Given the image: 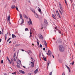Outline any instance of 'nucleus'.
<instances>
[{
  "label": "nucleus",
  "mask_w": 75,
  "mask_h": 75,
  "mask_svg": "<svg viewBox=\"0 0 75 75\" xmlns=\"http://www.w3.org/2000/svg\"><path fill=\"white\" fill-rule=\"evenodd\" d=\"M59 5L60 6V8L61 11L59 9V13H60L61 15H62V13H64V10H63L62 7V6H61V3H60V2H59Z\"/></svg>",
  "instance_id": "1"
},
{
  "label": "nucleus",
  "mask_w": 75,
  "mask_h": 75,
  "mask_svg": "<svg viewBox=\"0 0 75 75\" xmlns=\"http://www.w3.org/2000/svg\"><path fill=\"white\" fill-rule=\"evenodd\" d=\"M59 48L60 51L61 52H63L64 51V47L62 45H60L59 46Z\"/></svg>",
  "instance_id": "2"
},
{
  "label": "nucleus",
  "mask_w": 75,
  "mask_h": 75,
  "mask_svg": "<svg viewBox=\"0 0 75 75\" xmlns=\"http://www.w3.org/2000/svg\"><path fill=\"white\" fill-rule=\"evenodd\" d=\"M29 21H28V23L30 25V24H31V25H33V23H32V21H31V19L30 18H29Z\"/></svg>",
  "instance_id": "3"
},
{
  "label": "nucleus",
  "mask_w": 75,
  "mask_h": 75,
  "mask_svg": "<svg viewBox=\"0 0 75 75\" xmlns=\"http://www.w3.org/2000/svg\"><path fill=\"white\" fill-rule=\"evenodd\" d=\"M13 59L15 61H16L17 59V56L16 55V54H14L13 55Z\"/></svg>",
  "instance_id": "4"
},
{
  "label": "nucleus",
  "mask_w": 75,
  "mask_h": 75,
  "mask_svg": "<svg viewBox=\"0 0 75 75\" xmlns=\"http://www.w3.org/2000/svg\"><path fill=\"white\" fill-rule=\"evenodd\" d=\"M39 37L41 40H42V39H43V36L41 34H39Z\"/></svg>",
  "instance_id": "5"
},
{
  "label": "nucleus",
  "mask_w": 75,
  "mask_h": 75,
  "mask_svg": "<svg viewBox=\"0 0 75 75\" xmlns=\"http://www.w3.org/2000/svg\"><path fill=\"white\" fill-rule=\"evenodd\" d=\"M21 62L20 60L18 59L17 60V63L18 64L20 65V64H21Z\"/></svg>",
  "instance_id": "6"
},
{
  "label": "nucleus",
  "mask_w": 75,
  "mask_h": 75,
  "mask_svg": "<svg viewBox=\"0 0 75 75\" xmlns=\"http://www.w3.org/2000/svg\"><path fill=\"white\" fill-rule=\"evenodd\" d=\"M48 52L50 57H51V54H52V52H51V51L50 50H48Z\"/></svg>",
  "instance_id": "7"
},
{
  "label": "nucleus",
  "mask_w": 75,
  "mask_h": 75,
  "mask_svg": "<svg viewBox=\"0 0 75 75\" xmlns=\"http://www.w3.org/2000/svg\"><path fill=\"white\" fill-rule=\"evenodd\" d=\"M19 72L21 73V74H25V72L24 71L21 70H19Z\"/></svg>",
  "instance_id": "8"
},
{
  "label": "nucleus",
  "mask_w": 75,
  "mask_h": 75,
  "mask_svg": "<svg viewBox=\"0 0 75 75\" xmlns=\"http://www.w3.org/2000/svg\"><path fill=\"white\" fill-rule=\"evenodd\" d=\"M57 42L58 43H61V42H62V41H61V39L59 38L57 40Z\"/></svg>",
  "instance_id": "9"
},
{
  "label": "nucleus",
  "mask_w": 75,
  "mask_h": 75,
  "mask_svg": "<svg viewBox=\"0 0 75 75\" xmlns=\"http://www.w3.org/2000/svg\"><path fill=\"white\" fill-rule=\"evenodd\" d=\"M44 44L46 47V48H47V42H46V41H44Z\"/></svg>",
  "instance_id": "10"
},
{
  "label": "nucleus",
  "mask_w": 75,
  "mask_h": 75,
  "mask_svg": "<svg viewBox=\"0 0 75 75\" xmlns=\"http://www.w3.org/2000/svg\"><path fill=\"white\" fill-rule=\"evenodd\" d=\"M66 67L67 68V69H68L69 72H71V70L70 69V68L68 66H66Z\"/></svg>",
  "instance_id": "11"
},
{
  "label": "nucleus",
  "mask_w": 75,
  "mask_h": 75,
  "mask_svg": "<svg viewBox=\"0 0 75 75\" xmlns=\"http://www.w3.org/2000/svg\"><path fill=\"white\" fill-rule=\"evenodd\" d=\"M19 16L20 17L21 19H22V18H23V16H22V15L21 14H19Z\"/></svg>",
  "instance_id": "12"
},
{
  "label": "nucleus",
  "mask_w": 75,
  "mask_h": 75,
  "mask_svg": "<svg viewBox=\"0 0 75 75\" xmlns=\"http://www.w3.org/2000/svg\"><path fill=\"white\" fill-rule=\"evenodd\" d=\"M38 69H37L35 71H34V73L35 74L37 72H38Z\"/></svg>",
  "instance_id": "13"
},
{
  "label": "nucleus",
  "mask_w": 75,
  "mask_h": 75,
  "mask_svg": "<svg viewBox=\"0 0 75 75\" xmlns=\"http://www.w3.org/2000/svg\"><path fill=\"white\" fill-rule=\"evenodd\" d=\"M5 37V40L6 41L7 39V34H6L4 36Z\"/></svg>",
  "instance_id": "14"
},
{
  "label": "nucleus",
  "mask_w": 75,
  "mask_h": 75,
  "mask_svg": "<svg viewBox=\"0 0 75 75\" xmlns=\"http://www.w3.org/2000/svg\"><path fill=\"white\" fill-rule=\"evenodd\" d=\"M32 11L33 13H35V10L33 9H30Z\"/></svg>",
  "instance_id": "15"
},
{
  "label": "nucleus",
  "mask_w": 75,
  "mask_h": 75,
  "mask_svg": "<svg viewBox=\"0 0 75 75\" xmlns=\"http://www.w3.org/2000/svg\"><path fill=\"white\" fill-rule=\"evenodd\" d=\"M12 37L13 39H14V37H16V36L13 34L12 35Z\"/></svg>",
  "instance_id": "16"
},
{
  "label": "nucleus",
  "mask_w": 75,
  "mask_h": 75,
  "mask_svg": "<svg viewBox=\"0 0 75 75\" xmlns=\"http://www.w3.org/2000/svg\"><path fill=\"white\" fill-rule=\"evenodd\" d=\"M44 23L45 24H48V22H47V21H46V20L44 19Z\"/></svg>",
  "instance_id": "17"
},
{
  "label": "nucleus",
  "mask_w": 75,
  "mask_h": 75,
  "mask_svg": "<svg viewBox=\"0 0 75 75\" xmlns=\"http://www.w3.org/2000/svg\"><path fill=\"white\" fill-rule=\"evenodd\" d=\"M24 17H25V18H28V17H27L25 15V14H24L23 15Z\"/></svg>",
  "instance_id": "18"
},
{
  "label": "nucleus",
  "mask_w": 75,
  "mask_h": 75,
  "mask_svg": "<svg viewBox=\"0 0 75 75\" xmlns=\"http://www.w3.org/2000/svg\"><path fill=\"white\" fill-rule=\"evenodd\" d=\"M16 8V6H15V5H13L11 7V8L12 9H13V8Z\"/></svg>",
  "instance_id": "19"
},
{
  "label": "nucleus",
  "mask_w": 75,
  "mask_h": 75,
  "mask_svg": "<svg viewBox=\"0 0 75 75\" xmlns=\"http://www.w3.org/2000/svg\"><path fill=\"white\" fill-rule=\"evenodd\" d=\"M15 8L17 11H19V10H18V6H16Z\"/></svg>",
  "instance_id": "20"
},
{
  "label": "nucleus",
  "mask_w": 75,
  "mask_h": 75,
  "mask_svg": "<svg viewBox=\"0 0 75 75\" xmlns=\"http://www.w3.org/2000/svg\"><path fill=\"white\" fill-rule=\"evenodd\" d=\"M8 20L10 21V17L9 16L8 18Z\"/></svg>",
  "instance_id": "21"
},
{
  "label": "nucleus",
  "mask_w": 75,
  "mask_h": 75,
  "mask_svg": "<svg viewBox=\"0 0 75 75\" xmlns=\"http://www.w3.org/2000/svg\"><path fill=\"white\" fill-rule=\"evenodd\" d=\"M12 38H9L7 40V42H8L9 41H10V40Z\"/></svg>",
  "instance_id": "22"
},
{
  "label": "nucleus",
  "mask_w": 75,
  "mask_h": 75,
  "mask_svg": "<svg viewBox=\"0 0 75 75\" xmlns=\"http://www.w3.org/2000/svg\"><path fill=\"white\" fill-rule=\"evenodd\" d=\"M35 16L36 18H38V15H37V14H36Z\"/></svg>",
  "instance_id": "23"
},
{
  "label": "nucleus",
  "mask_w": 75,
  "mask_h": 75,
  "mask_svg": "<svg viewBox=\"0 0 75 75\" xmlns=\"http://www.w3.org/2000/svg\"><path fill=\"white\" fill-rule=\"evenodd\" d=\"M38 11H39V12H41V9L40 8H38Z\"/></svg>",
  "instance_id": "24"
},
{
  "label": "nucleus",
  "mask_w": 75,
  "mask_h": 75,
  "mask_svg": "<svg viewBox=\"0 0 75 75\" xmlns=\"http://www.w3.org/2000/svg\"><path fill=\"white\" fill-rule=\"evenodd\" d=\"M57 15L58 17H59V18H61V16H60V15H59V14H57Z\"/></svg>",
  "instance_id": "25"
},
{
  "label": "nucleus",
  "mask_w": 75,
  "mask_h": 75,
  "mask_svg": "<svg viewBox=\"0 0 75 75\" xmlns=\"http://www.w3.org/2000/svg\"><path fill=\"white\" fill-rule=\"evenodd\" d=\"M55 29L56 30H57L58 31H59V30L57 29V26H56V27H55Z\"/></svg>",
  "instance_id": "26"
},
{
  "label": "nucleus",
  "mask_w": 75,
  "mask_h": 75,
  "mask_svg": "<svg viewBox=\"0 0 75 75\" xmlns=\"http://www.w3.org/2000/svg\"><path fill=\"white\" fill-rule=\"evenodd\" d=\"M34 67V64H31V67L33 68Z\"/></svg>",
  "instance_id": "27"
},
{
  "label": "nucleus",
  "mask_w": 75,
  "mask_h": 75,
  "mask_svg": "<svg viewBox=\"0 0 75 75\" xmlns=\"http://www.w3.org/2000/svg\"><path fill=\"white\" fill-rule=\"evenodd\" d=\"M74 62H72L71 63H70V64L71 65V64H72V65H74Z\"/></svg>",
  "instance_id": "28"
},
{
  "label": "nucleus",
  "mask_w": 75,
  "mask_h": 75,
  "mask_svg": "<svg viewBox=\"0 0 75 75\" xmlns=\"http://www.w3.org/2000/svg\"><path fill=\"white\" fill-rule=\"evenodd\" d=\"M22 22L21 23V24H23L24 23V19H22Z\"/></svg>",
  "instance_id": "29"
},
{
  "label": "nucleus",
  "mask_w": 75,
  "mask_h": 75,
  "mask_svg": "<svg viewBox=\"0 0 75 75\" xmlns=\"http://www.w3.org/2000/svg\"><path fill=\"white\" fill-rule=\"evenodd\" d=\"M13 58H12L11 59V62H13Z\"/></svg>",
  "instance_id": "30"
},
{
  "label": "nucleus",
  "mask_w": 75,
  "mask_h": 75,
  "mask_svg": "<svg viewBox=\"0 0 75 75\" xmlns=\"http://www.w3.org/2000/svg\"><path fill=\"white\" fill-rule=\"evenodd\" d=\"M25 31H28V28H25Z\"/></svg>",
  "instance_id": "31"
},
{
  "label": "nucleus",
  "mask_w": 75,
  "mask_h": 75,
  "mask_svg": "<svg viewBox=\"0 0 75 75\" xmlns=\"http://www.w3.org/2000/svg\"><path fill=\"white\" fill-rule=\"evenodd\" d=\"M28 52H29V53H30V54H31V53H32V52H31V51L30 50L28 51Z\"/></svg>",
  "instance_id": "32"
},
{
  "label": "nucleus",
  "mask_w": 75,
  "mask_h": 75,
  "mask_svg": "<svg viewBox=\"0 0 75 75\" xmlns=\"http://www.w3.org/2000/svg\"><path fill=\"white\" fill-rule=\"evenodd\" d=\"M52 72H51L50 73V75H52Z\"/></svg>",
  "instance_id": "33"
},
{
  "label": "nucleus",
  "mask_w": 75,
  "mask_h": 75,
  "mask_svg": "<svg viewBox=\"0 0 75 75\" xmlns=\"http://www.w3.org/2000/svg\"><path fill=\"white\" fill-rule=\"evenodd\" d=\"M64 1L66 4V5H67V1H66V0H64Z\"/></svg>",
  "instance_id": "34"
},
{
  "label": "nucleus",
  "mask_w": 75,
  "mask_h": 75,
  "mask_svg": "<svg viewBox=\"0 0 75 75\" xmlns=\"http://www.w3.org/2000/svg\"><path fill=\"white\" fill-rule=\"evenodd\" d=\"M1 64H3V60H2L1 62Z\"/></svg>",
  "instance_id": "35"
},
{
  "label": "nucleus",
  "mask_w": 75,
  "mask_h": 75,
  "mask_svg": "<svg viewBox=\"0 0 75 75\" xmlns=\"http://www.w3.org/2000/svg\"><path fill=\"white\" fill-rule=\"evenodd\" d=\"M16 50V49L15 48H14L13 49V52H14L15 51V50Z\"/></svg>",
  "instance_id": "36"
},
{
  "label": "nucleus",
  "mask_w": 75,
  "mask_h": 75,
  "mask_svg": "<svg viewBox=\"0 0 75 75\" xmlns=\"http://www.w3.org/2000/svg\"><path fill=\"white\" fill-rule=\"evenodd\" d=\"M18 68H19L20 66H19V65L18 64H17L16 66Z\"/></svg>",
  "instance_id": "37"
},
{
  "label": "nucleus",
  "mask_w": 75,
  "mask_h": 75,
  "mask_svg": "<svg viewBox=\"0 0 75 75\" xmlns=\"http://www.w3.org/2000/svg\"><path fill=\"white\" fill-rule=\"evenodd\" d=\"M52 17L54 19H55V16H53Z\"/></svg>",
  "instance_id": "38"
},
{
  "label": "nucleus",
  "mask_w": 75,
  "mask_h": 75,
  "mask_svg": "<svg viewBox=\"0 0 75 75\" xmlns=\"http://www.w3.org/2000/svg\"><path fill=\"white\" fill-rule=\"evenodd\" d=\"M6 58L8 61H9L10 60V59H9V58H8V57H7Z\"/></svg>",
  "instance_id": "39"
},
{
  "label": "nucleus",
  "mask_w": 75,
  "mask_h": 75,
  "mask_svg": "<svg viewBox=\"0 0 75 75\" xmlns=\"http://www.w3.org/2000/svg\"><path fill=\"white\" fill-rule=\"evenodd\" d=\"M12 65H13V66H14V62H12Z\"/></svg>",
  "instance_id": "40"
},
{
  "label": "nucleus",
  "mask_w": 75,
  "mask_h": 75,
  "mask_svg": "<svg viewBox=\"0 0 75 75\" xmlns=\"http://www.w3.org/2000/svg\"><path fill=\"white\" fill-rule=\"evenodd\" d=\"M8 62H9V63H10V64L11 63V61H10V60H8Z\"/></svg>",
  "instance_id": "41"
},
{
  "label": "nucleus",
  "mask_w": 75,
  "mask_h": 75,
  "mask_svg": "<svg viewBox=\"0 0 75 75\" xmlns=\"http://www.w3.org/2000/svg\"><path fill=\"white\" fill-rule=\"evenodd\" d=\"M50 63L49 62V63H48V64H47V68H48V66H49V65H50Z\"/></svg>",
  "instance_id": "42"
},
{
  "label": "nucleus",
  "mask_w": 75,
  "mask_h": 75,
  "mask_svg": "<svg viewBox=\"0 0 75 75\" xmlns=\"http://www.w3.org/2000/svg\"><path fill=\"white\" fill-rule=\"evenodd\" d=\"M40 48H42V45H41V44L40 45Z\"/></svg>",
  "instance_id": "43"
},
{
  "label": "nucleus",
  "mask_w": 75,
  "mask_h": 75,
  "mask_svg": "<svg viewBox=\"0 0 75 75\" xmlns=\"http://www.w3.org/2000/svg\"><path fill=\"white\" fill-rule=\"evenodd\" d=\"M14 74L15 75H16V73H17V72H13Z\"/></svg>",
  "instance_id": "44"
},
{
  "label": "nucleus",
  "mask_w": 75,
  "mask_h": 75,
  "mask_svg": "<svg viewBox=\"0 0 75 75\" xmlns=\"http://www.w3.org/2000/svg\"><path fill=\"white\" fill-rule=\"evenodd\" d=\"M31 64H32V65H33V64H34V62H31Z\"/></svg>",
  "instance_id": "45"
},
{
  "label": "nucleus",
  "mask_w": 75,
  "mask_h": 75,
  "mask_svg": "<svg viewBox=\"0 0 75 75\" xmlns=\"http://www.w3.org/2000/svg\"><path fill=\"white\" fill-rule=\"evenodd\" d=\"M44 60H45V61H46L47 60H46V57H45L44 58Z\"/></svg>",
  "instance_id": "46"
},
{
  "label": "nucleus",
  "mask_w": 75,
  "mask_h": 75,
  "mask_svg": "<svg viewBox=\"0 0 75 75\" xmlns=\"http://www.w3.org/2000/svg\"><path fill=\"white\" fill-rule=\"evenodd\" d=\"M43 50L44 51H45V48H43Z\"/></svg>",
  "instance_id": "47"
},
{
  "label": "nucleus",
  "mask_w": 75,
  "mask_h": 75,
  "mask_svg": "<svg viewBox=\"0 0 75 75\" xmlns=\"http://www.w3.org/2000/svg\"><path fill=\"white\" fill-rule=\"evenodd\" d=\"M32 37V35H30V36L29 37L30 38V37Z\"/></svg>",
  "instance_id": "48"
},
{
  "label": "nucleus",
  "mask_w": 75,
  "mask_h": 75,
  "mask_svg": "<svg viewBox=\"0 0 75 75\" xmlns=\"http://www.w3.org/2000/svg\"><path fill=\"white\" fill-rule=\"evenodd\" d=\"M56 12L57 13V14H59V13H58V11H57Z\"/></svg>",
  "instance_id": "49"
},
{
  "label": "nucleus",
  "mask_w": 75,
  "mask_h": 75,
  "mask_svg": "<svg viewBox=\"0 0 75 75\" xmlns=\"http://www.w3.org/2000/svg\"><path fill=\"white\" fill-rule=\"evenodd\" d=\"M33 34V33H32L31 32H30V35Z\"/></svg>",
  "instance_id": "50"
},
{
  "label": "nucleus",
  "mask_w": 75,
  "mask_h": 75,
  "mask_svg": "<svg viewBox=\"0 0 75 75\" xmlns=\"http://www.w3.org/2000/svg\"><path fill=\"white\" fill-rule=\"evenodd\" d=\"M41 27H42V23L41 24Z\"/></svg>",
  "instance_id": "51"
},
{
  "label": "nucleus",
  "mask_w": 75,
  "mask_h": 75,
  "mask_svg": "<svg viewBox=\"0 0 75 75\" xmlns=\"http://www.w3.org/2000/svg\"><path fill=\"white\" fill-rule=\"evenodd\" d=\"M73 8H74V3H73Z\"/></svg>",
  "instance_id": "52"
},
{
  "label": "nucleus",
  "mask_w": 75,
  "mask_h": 75,
  "mask_svg": "<svg viewBox=\"0 0 75 75\" xmlns=\"http://www.w3.org/2000/svg\"><path fill=\"white\" fill-rule=\"evenodd\" d=\"M46 54H47V55H49V54L48 53H47Z\"/></svg>",
  "instance_id": "53"
},
{
  "label": "nucleus",
  "mask_w": 75,
  "mask_h": 75,
  "mask_svg": "<svg viewBox=\"0 0 75 75\" xmlns=\"http://www.w3.org/2000/svg\"><path fill=\"white\" fill-rule=\"evenodd\" d=\"M62 75H65V74H64V72L63 73Z\"/></svg>",
  "instance_id": "54"
},
{
  "label": "nucleus",
  "mask_w": 75,
  "mask_h": 75,
  "mask_svg": "<svg viewBox=\"0 0 75 75\" xmlns=\"http://www.w3.org/2000/svg\"><path fill=\"white\" fill-rule=\"evenodd\" d=\"M31 59H32V60H33V58H32V57H31Z\"/></svg>",
  "instance_id": "55"
},
{
  "label": "nucleus",
  "mask_w": 75,
  "mask_h": 75,
  "mask_svg": "<svg viewBox=\"0 0 75 75\" xmlns=\"http://www.w3.org/2000/svg\"><path fill=\"white\" fill-rule=\"evenodd\" d=\"M21 50H22V51H24V50L23 49H22Z\"/></svg>",
  "instance_id": "56"
},
{
  "label": "nucleus",
  "mask_w": 75,
  "mask_h": 75,
  "mask_svg": "<svg viewBox=\"0 0 75 75\" xmlns=\"http://www.w3.org/2000/svg\"><path fill=\"white\" fill-rule=\"evenodd\" d=\"M37 41L38 42V38H37Z\"/></svg>",
  "instance_id": "57"
},
{
  "label": "nucleus",
  "mask_w": 75,
  "mask_h": 75,
  "mask_svg": "<svg viewBox=\"0 0 75 75\" xmlns=\"http://www.w3.org/2000/svg\"><path fill=\"white\" fill-rule=\"evenodd\" d=\"M3 29H2V31L1 34H2V33H3Z\"/></svg>",
  "instance_id": "58"
},
{
  "label": "nucleus",
  "mask_w": 75,
  "mask_h": 75,
  "mask_svg": "<svg viewBox=\"0 0 75 75\" xmlns=\"http://www.w3.org/2000/svg\"><path fill=\"white\" fill-rule=\"evenodd\" d=\"M23 67L24 68H25V66H23Z\"/></svg>",
  "instance_id": "59"
},
{
  "label": "nucleus",
  "mask_w": 75,
  "mask_h": 75,
  "mask_svg": "<svg viewBox=\"0 0 75 75\" xmlns=\"http://www.w3.org/2000/svg\"><path fill=\"white\" fill-rule=\"evenodd\" d=\"M52 17H53V16H54V14H52Z\"/></svg>",
  "instance_id": "60"
},
{
  "label": "nucleus",
  "mask_w": 75,
  "mask_h": 75,
  "mask_svg": "<svg viewBox=\"0 0 75 75\" xmlns=\"http://www.w3.org/2000/svg\"><path fill=\"white\" fill-rule=\"evenodd\" d=\"M43 58H45V57H44V55H43Z\"/></svg>",
  "instance_id": "61"
},
{
  "label": "nucleus",
  "mask_w": 75,
  "mask_h": 75,
  "mask_svg": "<svg viewBox=\"0 0 75 75\" xmlns=\"http://www.w3.org/2000/svg\"><path fill=\"white\" fill-rule=\"evenodd\" d=\"M52 55L53 58H54V55Z\"/></svg>",
  "instance_id": "62"
},
{
  "label": "nucleus",
  "mask_w": 75,
  "mask_h": 75,
  "mask_svg": "<svg viewBox=\"0 0 75 75\" xmlns=\"http://www.w3.org/2000/svg\"><path fill=\"white\" fill-rule=\"evenodd\" d=\"M10 43H11V41H10L9 42V44H10Z\"/></svg>",
  "instance_id": "63"
},
{
  "label": "nucleus",
  "mask_w": 75,
  "mask_h": 75,
  "mask_svg": "<svg viewBox=\"0 0 75 75\" xmlns=\"http://www.w3.org/2000/svg\"><path fill=\"white\" fill-rule=\"evenodd\" d=\"M38 44V45H39V42H37Z\"/></svg>",
  "instance_id": "64"
}]
</instances>
